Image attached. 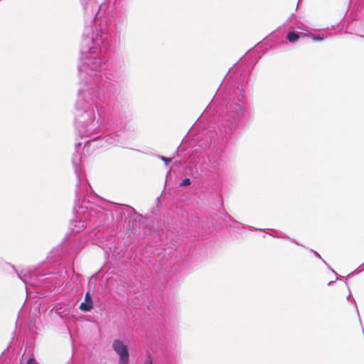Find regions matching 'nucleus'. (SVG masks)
I'll return each instance as SVG.
<instances>
[{"instance_id": "nucleus-1", "label": "nucleus", "mask_w": 364, "mask_h": 364, "mask_svg": "<svg viewBox=\"0 0 364 364\" xmlns=\"http://www.w3.org/2000/svg\"><path fill=\"white\" fill-rule=\"evenodd\" d=\"M101 25L100 30L89 31L84 33L82 51L86 53L84 61L79 65V77L81 83H86L97 89L106 90V86H114V91L107 92V95H115L120 91V81L126 66L122 56L102 59V48H107L111 43V34Z\"/></svg>"}, {"instance_id": "nucleus-2", "label": "nucleus", "mask_w": 364, "mask_h": 364, "mask_svg": "<svg viewBox=\"0 0 364 364\" xmlns=\"http://www.w3.org/2000/svg\"><path fill=\"white\" fill-rule=\"evenodd\" d=\"M75 102V127L81 137H90L95 134L102 124L98 107L103 104L108 95L107 92L114 91L113 85L106 86V90H97L86 83H81Z\"/></svg>"}, {"instance_id": "nucleus-3", "label": "nucleus", "mask_w": 364, "mask_h": 364, "mask_svg": "<svg viewBox=\"0 0 364 364\" xmlns=\"http://www.w3.org/2000/svg\"><path fill=\"white\" fill-rule=\"evenodd\" d=\"M75 212L78 215L76 219L72 220L70 224V228L74 233L80 232L87 227L93 230L105 225L109 223V215H111L109 210L95 205L89 208L86 207V210H84L83 206H80L76 208Z\"/></svg>"}, {"instance_id": "nucleus-4", "label": "nucleus", "mask_w": 364, "mask_h": 364, "mask_svg": "<svg viewBox=\"0 0 364 364\" xmlns=\"http://www.w3.org/2000/svg\"><path fill=\"white\" fill-rule=\"evenodd\" d=\"M237 97L230 99L226 106V120L225 124L218 126L220 135L222 138L230 136L238 128L246 117V110L243 102L244 89L237 87Z\"/></svg>"}, {"instance_id": "nucleus-5", "label": "nucleus", "mask_w": 364, "mask_h": 364, "mask_svg": "<svg viewBox=\"0 0 364 364\" xmlns=\"http://www.w3.org/2000/svg\"><path fill=\"white\" fill-rule=\"evenodd\" d=\"M119 91L115 95L114 100H110L108 105L107 120L109 123L119 126L129 118V110L125 103L118 97ZM111 96H112L111 95ZM108 96L107 97H109Z\"/></svg>"}, {"instance_id": "nucleus-6", "label": "nucleus", "mask_w": 364, "mask_h": 364, "mask_svg": "<svg viewBox=\"0 0 364 364\" xmlns=\"http://www.w3.org/2000/svg\"><path fill=\"white\" fill-rule=\"evenodd\" d=\"M80 1L82 7L85 23L88 25L85 29L83 34L85 32L88 33L89 31H95L97 29L98 30L97 28H96L95 29L92 28V23L93 21L96 20V18L102 5L100 4L97 0H80ZM102 24L104 26H107L106 23H104L102 19H101L100 21V25ZM100 27H101V26H100ZM106 30L108 31L107 28H106Z\"/></svg>"}, {"instance_id": "nucleus-7", "label": "nucleus", "mask_w": 364, "mask_h": 364, "mask_svg": "<svg viewBox=\"0 0 364 364\" xmlns=\"http://www.w3.org/2000/svg\"><path fill=\"white\" fill-rule=\"evenodd\" d=\"M3 265H6L11 267V268L14 271L16 274L17 277L24 283L26 288H27V285H30L32 287H37L40 285L39 277H43V275L37 276L36 272L33 270L26 269H22L18 272L14 265L4 262L2 259H0V267Z\"/></svg>"}, {"instance_id": "nucleus-8", "label": "nucleus", "mask_w": 364, "mask_h": 364, "mask_svg": "<svg viewBox=\"0 0 364 364\" xmlns=\"http://www.w3.org/2000/svg\"><path fill=\"white\" fill-rule=\"evenodd\" d=\"M113 350L119 355V364H128L129 361V349L127 345L119 339H115L112 344Z\"/></svg>"}, {"instance_id": "nucleus-9", "label": "nucleus", "mask_w": 364, "mask_h": 364, "mask_svg": "<svg viewBox=\"0 0 364 364\" xmlns=\"http://www.w3.org/2000/svg\"><path fill=\"white\" fill-rule=\"evenodd\" d=\"M82 142H78L75 144V152L73 153V157H72V163L74 167L75 173L76 174V176L77 178L78 182L77 183V188L80 186V165L81 163V155L78 151V149L82 146Z\"/></svg>"}, {"instance_id": "nucleus-10", "label": "nucleus", "mask_w": 364, "mask_h": 364, "mask_svg": "<svg viewBox=\"0 0 364 364\" xmlns=\"http://www.w3.org/2000/svg\"><path fill=\"white\" fill-rule=\"evenodd\" d=\"M110 23L114 28V32L120 33L123 27L126 24V18L122 16L113 14L112 15V19Z\"/></svg>"}, {"instance_id": "nucleus-11", "label": "nucleus", "mask_w": 364, "mask_h": 364, "mask_svg": "<svg viewBox=\"0 0 364 364\" xmlns=\"http://www.w3.org/2000/svg\"><path fill=\"white\" fill-rule=\"evenodd\" d=\"M100 146H103L102 142L104 141L107 145L119 146L122 144L120 141L119 134L114 132L113 134L106 135L102 139H99Z\"/></svg>"}, {"instance_id": "nucleus-12", "label": "nucleus", "mask_w": 364, "mask_h": 364, "mask_svg": "<svg viewBox=\"0 0 364 364\" xmlns=\"http://www.w3.org/2000/svg\"><path fill=\"white\" fill-rule=\"evenodd\" d=\"M310 35H311V32L308 30H306L305 31L298 32V33L294 32V31H289L287 33V38L290 43H294L299 38L309 36Z\"/></svg>"}, {"instance_id": "nucleus-13", "label": "nucleus", "mask_w": 364, "mask_h": 364, "mask_svg": "<svg viewBox=\"0 0 364 364\" xmlns=\"http://www.w3.org/2000/svg\"><path fill=\"white\" fill-rule=\"evenodd\" d=\"M92 299L90 292H86L85 295V301L80 305V309L82 311L87 312L92 309Z\"/></svg>"}, {"instance_id": "nucleus-14", "label": "nucleus", "mask_w": 364, "mask_h": 364, "mask_svg": "<svg viewBox=\"0 0 364 364\" xmlns=\"http://www.w3.org/2000/svg\"><path fill=\"white\" fill-rule=\"evenodd\" d=\"M272 232L274 233V235H272L274 237H281V238H286L287 240H289V241H291V242H294L295 244H296L297 245H299V243L296 241H294L293 239L289 237H285V236H282L281 235H279V233L275 231V230H272Z\"/></svg>"}, {"instance_id": "nucleus-15", "label": "nucleus", "mask_w": 364, "mask_h": 364, "mask_svg": "<svg viewBox=\"0 0 364 364\" xmlns=\"http://www.w3.org/2000/svg\"><path fill=\"white\" fill-rule=\"evenodd\" d=\"M311 37L312 40L314 41H319L323 40L324 37L323 34H313L311 33V35L309 36Z\"/></svg>"}, {"instance_id": "nucleus-16", "label": "nucleus", "mask_w": 364, "mask_h": 364, "mask_svg": "<svg viewBox=\"0 0 364 364\" xmlns=\"http://www.w3.org/2000/svg\"><path fill=\"white\" fill-rule=\"evenodd\" d=\"M191 184V179L188 178H186L185 179H183L181 183H180V186H188Z\"/></svg>"}, {"instance_id": "nucleus-17", "label": "nucleus", "mask_w": 364, "mask_h": 364, "mask_svg": "<svg viewBox=\"0 0 364 364\" xmlns=\"http://www.w3.org/2000/svg\"><path fill=\"white\" fill-rule=\"evenodd\" d=\"M311 251H312V252L315 254V255H316L317 257H318L319 259H321L322 260V262H323V263H324V264H326V265L329 269H331V267H329V265L328 264V263H327V262H326L323 259H322V257H321V255H320L317 252H316V251H314V250H311Z\"/></svg>"}, {"instance_id": "nucleus-18", "label": "nucleus", "mask_w": 364, "mask_h": 364, "mask_svg": "<svg viewBox=\"0 0 364 364\" xmlns=\"http://www.w3.org/2000/svg\"><path fill=\"white\" fill-rule=\"evenodd\" d=\"M98 139V136H95L93 137L92 139H90V140H86L84 144H85V146H87V145H90V144H92V142H95L97 139Z\"/></svg>"}, {"instance_id": "nucleus-19", "label": "nucleus", "mask_w": 364, "mask_h": 364, "mask_svg": "<svg viewBox=\"0 0 364 364\" xmlns=\"http://www.w3.org/2000/svg\"><path fill=\"white\" fill-rule=\"evenodd\" d=\"M161 160L165 162L166 164H168L169 162H171V158H166L163 156H158Z\"/></svg>"}, {"instance_id": "nucleus-20", "label": "nucleus", "mask_w": 364, "mask_h": 364, "mask_svg": "<svg viewBox=\"0 0 364 364\" xmlns=\"http://www.w3.org/2000/svg\"><path fill=\"white\" fill-rule=\"evenodd\" d=\"M26 364H36V362L34 359V358L33 357H31L29 358L27 361H26Z\"/></svg>"}, {"instance_id": "nucleus-21", "label": "nucleus", "mask_w": 364, "mask_h": 364, "mask_svg": "<svg viewBox=\"0 0 364 364\" xmlns=\"http://www.w3.org/2000/svg\"><path fill=\"white\" fill-rule=\"evenodd\" d=\"M144 364H153V362L150 357H149L148 360L145 361Z\"/></svg>"}, {"instance_id": "nucleus-22", "label": "nucleus", "mask_w": 364, "mask_h": 364, "mask_svg": "<svg viewBox=\"0 0 364 364\" xmlns=\"http://www.w3.org/2000/svg\"><path fill=\"white\" fill-rule=\"evenodd\" d=\"M61 276L63 277V279H65V277H66V274L65 273L63 276L61 274Z\"/></svg>"}]
</instances>
